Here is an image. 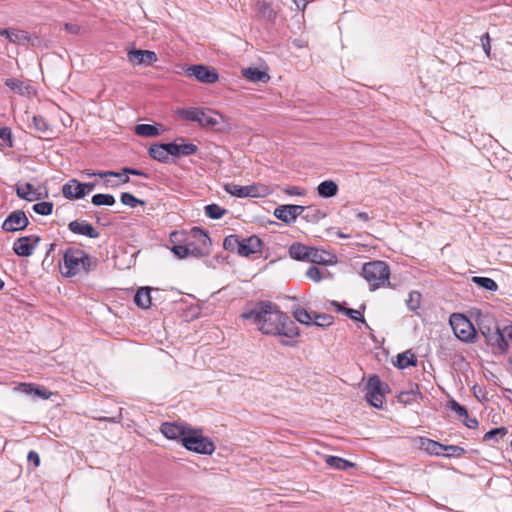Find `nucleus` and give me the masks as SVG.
Masks as SVG:
<instances>
[{"instance_id":"603ef678","label":"nucleus","mask_w":512,"mask_h":512,"mask_svg":"<svg viewBox=\"0 0 512 512\" xmlns=\"http://www.w3.org/2000/svg\"><path fill=\"white\" fill-rule=\"evenodd\" d=\"M0 144L13 147V135L9 127L0 128Z\"/></svg>"},{"instance_id":"ea45409f","label":"nucleus","mask_w":512,"mask_h":512,"mask_svg":"<svg viewBox=\"0 0 512 512\" xmlns=\"http://www.w3.org/2000/svg\"><path fill=\"white\" fill-rule=\"evenodd\" d=\"M472 281L485 290L496 291L498 289L497 283L492 278L474 276Z\"/></svg>"},{"instance_id":"8fccbe9b","label":"nucleus","mask_w":512,"mask_h":512,"mask_svg":"<svg viewBox=\"0 0 512 512\" xmlns=\"http://www.w3.org/2000/svg\"><path fill=\"white\" fill-rule=\"evenodd\" d=\"M443 452L446 457H462L466 454V450L458 445H444Z\"/></svg>"},{"instance_id":"f03ea898","label":"nucleus","mask_w":512,"mask_h":512,"mask_svg":"<svg viewBox=\"0 0 512 512\" xmlns=\"http://www.w3.org/2000/svg\"><path fill=\"white\" fill-rule=\"evenodd\" d=\"M98 265V259L90 256L86 251L68 247L63 254V266L61 274L63 277L70 278L80 273H90Z\"/></svg>"},{"instance_id":"cd10ccee","label":"nucleus","mask_w":512,"mask_h":512,"mask_svg":"<svg viewBox=\"0 0 512 512\" xmlns=\"http://www.w3.org/2000/svg\"><path fill=\"white\" fill-rule=\"evenodd\" d=\"M302 218L310 223H318L326 217V213L314 205L304 207Z\"/></svg>"},{"instance_id":"2eb2a0df","label":"nucleus","mask_w":512,"mask_h":512,"mask_svg":"<svg viewBox=\"0 0 512 512\" xmlns=\"http://www.w3.org/2000/svg\"><path fill=\"white\" fill-rule=\"evenodd\" d=\"M263 242L257 235L241 239L239 255L242 257H250L253 254L261 253Z\"/></svg>"},{"instance_id":"aec40b11","label":"nucleus","mask_w":512,"mask_h":512,"mask_svg":"<svg viewBox=\"0 0 512 512\" xmlns=\"http://www.w3.org/2000/svg\"><path fill=\"white\" fill-rule=\"evenodd\" d=\"M63 196L67 199H82L86 195L81 183L76 179H71L62 187Z\"/></svg>"},{"instance_id":"680f3d73","label":"nucleus","mask_w":512,"mask_h":512,"mask_svg":"<svg viewBox=\"0 0 512 512\" xmlns=\"http://www.w3.org/2000/svg\"><path fill=\"white\" fill-rule=\"evenodd\" d=\"M463 424L469 429H476L478 427V420L475 417H467L463 418Z\"/></svg>"},{"instance_id":"de8ad7c7","label":"nucleus","mask_w":512,"mask_h":512,"mask_svg":"<svg viewBox=\"0 0 512 512\" xmlns=\"http://www.w3.org/2000/svg\"><path fill=\"white\" fill-rule=\"evenodd\" d=\"M30 41V35L23 30L14 29L10 42L18 45H25Z\"/></svg>"},{"instance_id":"6ab92c4d","label":"nucleus","mask_w":512,"mask_h":512,"mask_svg":"<svg viewBox=\"0 0 512 512\" xmlns=\"http://www.w3.org/2000/svg\"><path fill=\"white\" fill-rule=\"evenodd\" d=\"M308 261L315 264L331 265L337 262V258L330 252L311 246Z\"/></svg>"},{"instance_id":"0e129e2a","label":"nucleus","mask_w":512,"mask_h":512,"mask_svg":"<svg viewBox=\"0 0 512 512\" xmlns=\"http://www.w3.org/2000/svg\"><path fill=\"white\" fill-rule=\"evenodd\" d=\"M115 178H118L122 183H128L130 181L128 173L125 172V167L115 173Z\"/></svg>"},{"instance_id":"6e6d98bb","label":"nucleus","mask_w":512,"mask_h":512,"mask_svg":"<svg viewBox=\"0 0 512 512\" xmlns=\"http://www.w3.org/2000/svg\"><path fill=\"white\" fill-rule=\"evenodd\" d=\"M171 250L179 259H184L189 256V243L186 245H174Z\"/></svg>"},{"instance_id":"e2e57ef3","label":"nucleus","mask_w":512,"mask_h":512,"mask_svg":"<svg viewBox=\"0 0 512 512\" xmlns=\"http://www.w3.org/2000/svg\"><path fill=\"white\" fill-rule=\"evenodd\" d=\"M27 460L30 463H33L35 467H38L40 465V457L36 451L31 450L28 453Z\"/></svg>"},{"instance_id":"5701e85b","label":"nucleus","mask_w":512,"mask_h":512,"mask_svg":"<svg viewBox=\"0 0 512 512\" xmlns=\"http://www.w3.org/2000/svg\"><path fill=\"white\" fill-rule=\"evenodd\" d=\"M16 195L23 200L32 202L41 198L39 193H36L34 186L30 183L24 185H16Z\"/></svg>"},{"instance_id":"4c0bfd02","label":"nucleus","mask_w":512,"mask_h":512,"mask_svg":"<svg viewBox=\"0 0 512 512\" xmlns=\"http://www.w3.org/2000/svg\"><path fill=\"white\" fill-rule=\"evenodd\" d=\"M135 133L139 136L154 137L159 135V130L155 125L138 124L135 127Z\"/></svg>"},{"instance_id":"20e7f679","label":"nucleus","mask_w":512,"mask_h":512,"mask_svg":"<svg viewBox=\"0 0 512 512\" xmlns=\"http://www.w3.org/2000/svg\"><path fill=\"white\" fill-rule=\"evenodd\" d=\"M361 274L369 283L370 289L375 290L389 281L390 268L386 262L375 260L365 263Z\"/></svg>"},{"instance_id":"13d9d810","label":"nucleus","mask_w":512,"mask_h":512,"mask_svg":"<svg viewBox=\"0 0 512 512\" xmlns=\"http://www.w3.org/2000/svg\"><path fill=\"white\" fill-rule=\"evenodd\" d=\"M306 276L315 282H319L322 279V273L316 266H310L306 271Z\"/></svg>"},{"instance_id":"49530a36","label":"nucleus","mask_w":512,"mask_h":512,"mask_svg":"<svg viewBox=\"0 0 512 512\" xmlns=\"http://www.w3.org/2000/svg\"><path fill=\"white\" fill-rule=\"evenodd\" d=\"M313 321L316 326L327 327L333 324L334 317L326 313L317 314L316 312H313Z\"/></svg>"},{"instance_id":"0eeeda50","label":"nucleus","mask_w":512,"mask_h":512,"mask_svg":"<svg viewBox=\"0 0 512 512\" xmlns=\"http://www.w3.org/2000/svg\"><path fill=\"white\" fill-rule=\"evenodd\" d=\"M450 325L455 336L466 343H473L477 338V331L472 322L463 314L454 313L450 316Z\"/></svg>"},{"instance_id":"412c9836","label":"nucleus","mask_w":512,"mask_h":512,"mask_svg":"<svg viewBox=\"0 0 512 512\" xmlns=\"http://www.w3.org/2000/svg\"><path fill=\"white\" fill-rule=\"evenodd\" d=\"M15 390L23 392L27 395L34 394L35 396L42 399H48L51 396V392L47 389L40 388L39 386H35L29 383H20L17 387H15Z\"/></svg>"},{"instance_id":"393cba45","label":"nucleus","mask_w":512,"mask_h":512,"mask_svg":"<svg viewBox=\"0 0 512 512\" xmlns=\"http://www.w3.org/2000/svg\"><path fill=\"white\" fill-rule=\"evenodd\" d=\"M175 113L183 120L198 122L204 116V109L198 107L179 108Z\"/></svg>"},{"instance_id":"4d7b16f0","label":"nucleus","mask_w":512,"mask_h":512,"mask_svg":"<svg viewBox=\"0 0 512 512\" xmlns=\"http://www.w3.org/2000/svg\"><path fill=\"white\" fill-rule=\"evenodd\" d=\"M198 123L202 127H214L218 124V120L215 117L207 115L204 112V116H200V120L198 121Z\"/></svg>"},{"instance_id":"bf43d9fd","label":"nucleus","mask_w":512,"mask_h":512,"mask_svg":"<svg viewBox=\"0 0 512 512\" xmlns=\"http://www.w3.org/2000/svg\"><path fill=\"white\" fill-rule=\"evenodd\" d=\"M491 39H490V36H489V33H485L484 35H482L481 37V46L485 52V54L487 56L490 55V51H491Z\"/></svg>"},{"instance_id":"9b49d317","label":"nucleus","mask_w":512,"mask_h":512,"mask_svg":"<svg viewBox=\"0 0 512 512\" xmlns=\"http://www.w3.org/2000/svg\"><path fill=\"white\" fill-rule=\"evenodd\" d=\"M41 238L37 235L22 236L13 243V252L20 257H29L38 246Z\"/></svg>"},{"instance_id":"a19ab883","label":"nucleus","mask_w":512,"mask_h":512,"mask_svg":"<svg viewBox=\"0 0 512 512\" xmlns=\"http://www.w3.org/2000/svg\"><path fill=\"white\" fill-rule=\"evenodd\" d=\"M191 235L199 241V244L203 246H211V239L203 228L193 227L191 229Z\"/></svg>"},{"instance_id":"bb28decb","label":"nucleus","mask_w":512,"mask_h":512,"mask_svg":"<svg viewBox=\"0 0 512 512\" xmlns=\"http://www.w3.org/2000/svg\"><path fill=\"white\" fill-rule=\"evenodd\" d=\"M242 75L243 77H245L247 80L251 81V82H263V83H266L269 81L270 79V76L267 72L265 71H262L258 68H252V67H249V68H245L242 70Z\"/></svg>"},{"instance_id":"f257e3e1","label":"nucleus","mask_w":512,"mask_h":512,"mask_svg":"<svg viewBox=\"0 0 512 512\" xmlns=\"http://www.w3.org/2000/svg\"><path fill=\"white\" fill-rule=\"evenodd\" d=\"M240 316L244 320H251L262 334L279 336L281 345H297V341L292 339L299 336V327L277 304L261 300L247 307Z\"/></svg>"},{"instance_id":"a18cd8bd","label":"nucleus","mask_w":512,"mask_h":512,"mask_svg":"<svg viewBox=\"0 0 512 512\" xmlns=\"http://www.w3.org/2000/svg\"><path fill=\"white\" fill-rule=\"evenodd\" d=\"M53 203L49 201H42L33 205L32 209L35 213L43 216H48L53 212Z\"/></svg>"},{"instance_id":"4468645a","label":"nucleus","mask_w":512,"mask_h":512,"mask_svg":"<svg viewBox=\"0 0 512 512\" xmlns=\"http://www.w3.org/2000/svg\"><path fill=\"white\" fill-rule=\"evenodd\" d=\"M190 426L181 423H170L165 422L162 423L160 427L161 433L168 439L171 440H180L182 443L183 437L187 435Z\"/></svg>"},{"instance_id":"1a4fd4ad","label":"nucleus","mask_w":512,"mask_h":512,"mask_svg":"<svg viewBox=\"0 0 512 512\" xmlns=\"http://www.w3.org/2000/svg\"><path fill=\"white\" fill-rule=\"evenodd\" d=\"M185 74L205 84H213L219 79L218 72L214 67L202 64L188 66L185 69Z\"/></svg>"},{"instance_id":"79ce46f5","label":"nucleus","mask_w":512,"mask_h":512,"mask_svg":"<svg viewBox=\"0 0 512 512\" xmlns=\"http://www.w3.org/2000/svg\"><path fill=\"white\" fill-rule=\"evenodd\" d=\"M211 246H203L201 244L196 245L193 242H189V256L201 258L207 256L210 253Z\"/></svg>"},{"instance_id":"e433bc0d","label":"nucleus","mask_w":512,"mask_h":512,"mask_svg":"<svg viewBox=\"0 0 512 512\" xmlns=\"http://www.w3.org/2000/svg\"><path fill=\"white\" fill-rule=\"evenodd\" d=\"M5 85L20 95H25L28 93L27 90L30 88L28 84H25L23 81L15 78L6 79Z\"/></svg>"},{"instance_id":"a878e982","label":"nucleus","mask_w":512,"mask_h":512,"mask_svg":"<svg viewBox=\"0 0 512 512\" xmlns=\"http://www.w3.org/2000/svg\"><path fill=\"white\" fill-rule=\"evenodd\" d=\"M135 304L142 309L150 308L152 304L151 299V288L150 287H141L137 290L134 296Z\"/></svg>"},{"instance_id":"774afa93","label":"nucleus","mask_w":512,"mask_h":512,"mask_svg":"<svg viewBox=\"0 0 512 512\" xmlns=\"http://www.w3.org/2000/svg\"><path fill=\"white\" fill-rule=\"evenodd\" d=\"M503 334L505 339L512 342V323L503 328Z\"/></svg>"},{"instance_id":"052dcab7","label":"nucleus","mask_w":512,"mask_h":512,"mask_svg":"<svg viewBox=\"0 0 512 512\" xmlns=\"http://www.w3.org/2000/svg\"><path fill=\"white\" fill-rule=\"evenodd\" d=\"M125 172L128 173V176L129 175H134V176H141V177H144L146 179L150 178V174L149 173H146V172H144L142 170H138V169H135V168L125 167Z\"/></svg>"},{"instance_id":"338daca9","label":"nucleus","mask_w":512,"mask_h":512,"mask_svg":"<svg viewBox=\"0 0 512 512\" xmlns=\"http://www.w3.org/2000/svg\"><path fill=\"white\" fill-rule=\"evenodd\" d=\"M285 193L289 196H301L303 193L300 191V189L296 186L288 187L285 189Z\"/></svg>"},{"instance_id":"2f4dec72","label":"nucleus","mask_w":512,"mask_h":512,"mask_svg":"<svg viewBox=\"0 0 512 512\" xmlns=\"http://www.w3.org/2000/svg\"><path fill=\"white\" fill-rule=\"evenodd\" d=\"M325 462L330 468L336 470L345 471L350 467H354V463L338 456H328L326 457Z\"/></svg>"},{"instance_id":"4be33fe9","label":"nucleus","mask_w":512,"mask_h":512,"mask_svg":"<svg viewBox=\"0 0 512 512\" xmlns=\"http://www.w3.org/2000/svg\"><path fill=\"white\" fill-rule=\"evenodd\" d=\"M311 246L304 245L300 242H294L289 247V255L292 259L298 261H308Z\"/></svg>"},{"instance_id":"7c9ffc66","label":"nucleus","mask_w":512,"mask_h":512,"mask_svg":"<svg viewBox=\"0 0 512 512\" xmlns=\"http://www.w3.org/2000/svg\"><path fill=\"white\" fill-rule=\"evenodd\" d=\"M417 365V357L410 350L397 355V362L395 364L399 369H405L410 366Z\"/></svg>"},{"instance_id":"dca6fc26","label":"nucleus","mask_w":512,"mask_h":512,"mask_svg":"<svg viewBox=\"0 0 512 512\" xmlns=\"http://www.w3.org/2000/svg\"><path fill=\"white\" fill-rule=\"evenodd\" d=\"M169 149L173 157L191 156L197 153L198 147L193 143H185L183 137H178L174 142H171Z\"/></svg>"},{"instance_id":"58836bf2","label":"nucleus","mask_w":512,"mask_h":512,"mask_svg":"<svg viewBox=\"0 0 512 512\" xmlns=\"http://www.w3.org/2000/svg\"><path fill=\"white\" fill-rule=\"evenodd\" d=\"M507 433L508 430L506 427L494 428L484 434L483 441L489 442L493 440L494 442H498L499 439L504 438L507 435Z\"/></svg>"},{"instance_id":"7ed1b4c3","label":"nucleus","mask_w":512,"mask_h":512,"mask_svg":"<svg viewBox=\"0 0 512 512\" xmlns=\"http://www.w3.org/2000/svg\"><path fill=\"white\" fill-rule=\"evenodd\" d=\"M478 327L486 343L493 347L497 353L503 355L508 353V341L504 337L503 329H500L494 318L490 316L482 317L478 321Z\"/></svg>"},{"instance_id":"37998d69","label":"nucleus","mask_w":512,"mask_h":512,"mask_svg":"<svg viewBox=\"0 0 512 512\" xmlns=\"http://www.w3.org/2000/svg\"><path fill=\"white\" fill-rule=\"evenodd\" d=\"M91 202L97 206H112L115 204V198L111 194H95L92 196Z\"/></svg>"},{"instance_id":"c03bdc74","label":"nucleus","mask_w":512,"mask_h":512,"mask_svg":"<svg viewBox=\"0 0 512 512\" xmlns=\"http://www.w3.org/2000/svg\"><path fill=\"white\" fill-rule=\"evenodd\" d=\"M419 395H420V392H418L416 390L401 391L397 395V399H398V402L407 405V404H411V403L415 402Z\"/></svg>"},{"instance_id":"3c124183","label":"nucleus","mask_w":512,"mask_h":512,"mask_svg":"<svg viewBox=\"0 0 512 512\" xmlns=\"http://www.w3.org/2000/svg\"><path fill=\"white\" fill-rule=\"evenodd\" d=\"M343 314L349 317L353 321L361 322L365 325L367 329H370V326L367 324L364 316L359 310H355L352 308L343 309Z\"/></svg>"},{"instance_id":"c9c22d12","label":"nucleus","mask_w":512,"mask_h":512,"mask_svg":"<svg viewBox=\"0 0 512 512\" xmlns=\"http://www.w3.org/2000/svg\"><path fill=\"white\" fill-rule=\"evenodd\" d=\"M30 127L42 134H47L49 131H51L50 124L41 115H35L32 117V123L30 124Z\"/></svg>"},{"instance_id":"ddd939ff","label":"nucleus","mask_w":512,"mask_h":512,"mask_svg":"<svg viewBox=\"0 0 512 512\" xmlns=\"http://www.w3.org/2000/svg\"><path fill=\"white\" fill-rule=\"evenodd\" d=\"M127 58L131 64L138 66H149L158 60L157 54L154 51L142 49H132L128 51Z\"/></svg>"},{"instance_id":"f704fd0d","label":"nucleus","mask_w":512,"mask_h":512,"mask_svg":"<svg viewBox=\"0 0 512 512\" xmlns=\"http://www.w3.org/2000/svg\"><path fill=\"white\" fill-rule=\"evenodd\" d=\"M204 212L210 219L217 220L222 218L227 213V210L218 204L212 203L204 207Z\"/></svg>"},{"instance_id":"6e6552de","label":"nucleus","mask_w":512,"mask_h":512,"mask_svg":"<svg viewBox=\"0 0 512 512\" xmlns=\"http://www.w3.org/2000/svg\"><path fill=\"white\" fill-rule=\"evenodd\" d=\"M224 190L230 195L238 198L262 197L266 196L269 192L268 187L262 184L241 186L233 183H228L224 185Z\"/></svg>"},{"instance_id":"a211bd4d","label":"nucleus","mask_w":512,"mask_h":512,"mask_svg":"<svg viewBox=\"0 0 512 512\" xmlns=\"http://www.w3.org/2000/svg\"><path fill=\"white\" fill-rule=\"evenodd\" d=\"M170 146L171 143L152 144L148 149L149 156L158 162L167 163L169 156H172Z\"/></svg>"},{"instance_id":"864d4df0","label":"nucleus","mask_w":512,"mask_h":512,"mask_svg":"<svg viewBox=\"0 0 512 512\" xmlns=\"http://www.w3.org/2000/svg\"><path fill=\"white\" fill-rule=\"evenodd\" d=\"M447 407L454 411L455 413H457V415L460 417V418H464V417H467V414H468V411L467 409L462 406L459 402H457L456 400L454 399H451L447 402Z\"/></svg>"},{"instance_id":"69168bd1","label":"nucleus","mask_w":512,"mask_h":512,"mask_svg":"<svg viewBox=\"0 0 512 512\" xmlns=\"http://www.w3.org/2000/svg\"><path fill=\"white\" fill-rule=\"evenodd\" d=\"M64 28L71 34H78L80 32V26L72 23H65Z\"/></svg>"},{"instance_id":"39448f33","label":"nucleus","mask_w":512,"mask_h":512,"mask_svg":"<svg viewBox=\"0 0 512 512\" xmlns=\"http://www.w3.org/2000/svg\"><path fill=\"white\" fill-rule=\"evenodd\" d=\"M182 445L189 451L211 455L215 451V444L213 441L206 436H203L202 429H196L190 427L187 435L182 439Z\"/></svg>"},{"instance_id":"5fc2aeb1","label":"nucleus","mask_w":512,"mask_h":512,"mask_svg":"<svg viewBox=\"0 0 512 512\" xmlns=\"http://www.w3.org/2000/svg\"><path fill=\"white\" fill-rule=\"evenodd\" d=\"M421 294L416 291L409 293V299L407 300V306L410 310L415 311L420 304Z\"/></svg>"},{"instance_id":"c756f323","label":"nucleus","mask_w":512,"mask_h":512,"mask_svg":"<svg viewBox=\"0 0 512 512\" xmlns=\"http://www.w3.org/2000/svg\"><path fill=\"white\" fill-rule=\"evenodd\" d=\"M317 192L320 197L331 198L337 194L338 186L332 180H325L318 185Z\"/></svg>"},{"instance_id":"f3484780","label":"nucleus","mask_w":512,"mask_h":512,"mask_svg":"<svg viewBox=\"0 0 512 512\" xmlns=\"http://www.w3.org/2000/svg\"><path fill=\"white\" fill-rule=\"evenodd\" d=\"M68 229L74 234L83 235L92 239H96L100 235L95 227L86 221H71L68 224Z\"/></svg>"},{"instance_id":"f8f14e48","label":"nucleus","mask_w":512,"mask_h":512,"mask_svg":"<svg viewBox=\"0 0 512 512\" xmlns=\"http://www.w3.org/2000/svg\"><path fill=\"white\" fill-rule=\"evenodd\" d=\"M304 206L301 205H281L274 210V216L286 224L294 223L298 216L302 215Z\"/></svg>"},{"instance_id":"72a5a7b5","label":"nucleus","mask_w":512,"mask_h":512,"mask_svg":"<svg viewBox=\"0 0 512 512\" xmlns=\"http://www.w3.org/2000/svg\"><path fill=\"white\" fill-rule=\"evenodd\" d=\"M293 316L296 319V321L300 322L304 325H311L313 324V312H308L305 308L302 307H296L293 309Z\"/></svg>"},{"instance_id":"b1692460","label":"nucleus","mask_w":512,"mask_h":512,"mask_svg":"<svg viewBox=\"0 0 512 512\" xmlns=\"http://www.w3.org/2000/svg\"><path fill=\"white\" fill-rule=\"evenodd\" d=\"M255 9L259 17L267 21H274L277 17V12L272 8L271 4L265 0L257 1Z\"/></svg>"},{"instance_id":"9d476101","label":"nucleus","mask_w":512,"mask_h":512,"mask_svg":"<svg viewBox=\"0 0 512 512\" xmlns=\"http://www.w3.org/2000/svg\"><path fill=\"white\" fill-rule=\"evenodd\" d=\"M29 225V219L25 212L16 210L11 212L2 223V230L5 232H18Z\"/></svg>"},{"instance_id":"c85d7f7f","label":"nucleus","mask_w":512,"mask_h":512,"mask_svg":"<svg viewBox=\"0 0 512 512\" xmlns=\"http://www.w3.org/2000/svg\"><path fill=\"white\" fill-rule=\"evenodd\" d=\"M421 449L431 455L442 456L444 455V444L428 438H421Z\"/></svg>"},{"instance_id":"423d86ee","label":"nucleus","mask_w":512,"mask_h":512,"mask_svg":"<svg viewBox=\"0 0 512 512\" xmlns=\"http://www.w3.org/2000/svg\"><path fill=\"white\" fill-rule=\"evenodd\" d=\"M390 392L387 383L382 382L376 374L369 377L366 384V401L377 409H382L386 394Z\"/></svg>"},{"instance_id":"473e14b6","label":"nucleus","mask_w":512,"mask_h":512,"mask_svg":"<svg viewBox=\"0 0 512 512\" xmlns=\"http://www.w3.org/2000/svg\"><path fill=\"white\" fill-rule=\"evenodd\" d=\"M241 238L236 234L228 235L224 238L223 248L226 251L236 252L239 255Z\"/></svg>"},{"instance_id":"09e8293b","label":"nucleus","mask_w":512,"mask_h":512,"mask_svg":"<svg viewBox=\"0 0 512 512\" xmlns=\"http://www.w3.org/2000/svg\"><path fill=\"white\" fill-rule=\"evenodd\" d=\"M120 201L123 205L129 206V207H136L138 205H144L145 202L143 200H140L136 198L133 194L129 192H123L120 196Z\"/></svg>"}]
</instances>
